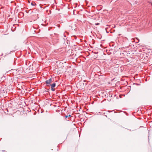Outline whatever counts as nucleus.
<instances>
[{
    "mask_svg": "<svg viewBox=\"0 0 152 152\" xmlns=\"http://www.w3.org/2000/svg\"><path fill=\"white\" fill-rule=\"evenodd\" d=\"M31 4L33 6H35L36 5V4L34 2H32L31 3Z\"/></svg>",
    "mask_w": 152,
    "mask_h": 152,
    "instance_id": "obj_3",
    "label": "nucleus"
},
{
    "mask_svg": "<svg viewBox=\"0 0 152 152\" xmlns=\"http://www.w3.org/2000/svg\"><path fill=\"white\" fill-rule=\"evenodd\" d=\"M68 117H70L71 116V115L70 114H69V115H68Z\"/></svg>",
    "mask_w": 152,
    "mask_h": 152,
    "instance_id": "obj_7",
    "label": "nucleus"
},
{
    "mask_svg": "<svg viewBox=\"0 0 152 152\" xmlns=\"http://www.w3.org/2000/svg\"><path fill=\"white\" fill-rule=\"evenodd\" d=\"M51 90L53 91H55V89L54 88H53V87H51Z\"/></svg>",
    "mask_w": 152,
    "mask_h": 152,
    "instance_id": "obj_4",
    "label": "nucleus"
},
{
    "mask_svg": "<svg viewBox=\"0 0 152 152\" xmlns=\"http://www.w3.org/2000/svg\"><path fill=\"white\" fill-rule=\"evenodd\" d=\"M64 36L65 37H66V36L64 34Z\"/></svg>",
    "mask_w": 152,
    "mask_h": 152,
    "instance_id": "obj_9",
    "label": "nucleus"
},
{
    "mask_svg": "<svg viewBox=\"0 0 152 152\" xmlns=\"http://www.w3.org/2000/svg\"><path fill=\"white\" fill-rule=\"evenodd\" d=\"M105 115V117H107V115Z\"/></svg>",
    "mask_w": 152,
    "mask_h": 152,
    "instance_id": "obj_10",
    "label": "nucleus"
},
{
    "mask_svg": "<svg viewBox=\"0 0 152 152\" xmlns=\"http://www.w3.org/2000/svg\"><path fill=\"white\" fill-rule=\"evenodd\" d=\"M107 111H108V112L110 113V112H112V111H109V110H108Z\"/></svg>",
    "mask_w": 152,
    "mask_h": 152,
    "instance_id": "obj_8",
    "label": "nucleus"
},
{
    "mask_svg": "<svg viewBox=\"0 0 152 152\" xmlns=\"http://www.w3.org/2000/svg\"><path fill=\"white\" fill-rule=\"evenodd\" d=\"M52 80V78H50L48 80H46L45 82L47 85L48 86H49V85L50 84V83L51 82Z\"/></svg>",
    "mask_w": 152,
    "mask_h": 152,
    "instance_id": "obj_1",
    "label": "nucleus"
},
{
    "mask_svg": "<svg viewBox=\"0 0 152 152\" xmlns=\"http://www.w3.org/2000/svg\"><path fill=\"white\" fill-rule=\"evenodd\" d=\"M65 117L66 118H67L68 117V115H66L65 116Z\"/></svg>",
    "mask_w": 152,
    "mask_h": 152,
    "instance_id": "obj_6",
    "label": "nucleus"
},
{
    "mask_svg": "<svg viewBox=\"0 0 152 152\" xmlns=\"http://www.w3.org/2000/svg\"><path fill=\"white\" fill-rule=\"evenodd\" d=\"M99 23H95V25H99Z\"/></svg>",
    "mask_w": 152,
    "mask_h": 152,
    "instance_id": "obj_5",
    "label": "nucleus"
},
{
    "mask_svg": "<svg viewBox=\"0 0 152 152\" xmlns=\"http://www.w3.org/2000/svg\"><path fill=\"white\" fill-rule=\"evenodd\" d=\"M56 86V84L55 83H53V84L50 85L51 87H55Z\"/></svg>",
    "mask_w": 152,
    "mask_h": 152,
    "instance_id": "obj_2",
    "label": "nucleus"
}]
</instances>
